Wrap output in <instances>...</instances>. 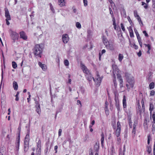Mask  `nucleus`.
Returning a JSON list of instances; mask_svg holds the SVG:
<instances>
[{
  "instance_id": "16",
  "label": "nucleus",
  "mask_w": 155,
  "mask_h": 155,
  "mask_svg": "<svg viewBox=\"0 0 155 155\" xmlns=\"http://www.w3.org/2000/svg\"><path fill=\"white\" fill-rule=\"evenodd\" d=\"M117 78L119 79V81L120 82V87H123V79L121 78V75L119 74H117Z\"/></svg>"
},
{
  "instance_id": "64",
  "label": "nucleus",
  "mask_w": 155,
  "mask_h": 155,
  "mask_svg": "<svg viewBox=\"0 0 155 155\" xmlns=\"http://www.w3.org/2000/svg\"><path fill=\"white\" fill-rule=\"evenodd\" d=\"M133 46L134 48L135 49H137L138 48V46L136 45H135V44H134L133 45Z\"/></svg>"
},
{
  "instance_id": "27",
  "label": "nucleus",
  "mask_w": 155,
  "mask_h": 155,
  "mask_svg": "<svg viewBox=\"0 0 155 155\" xmlns=\"http://www.w3.org/2000/svg\"><path fill=\"white\" fill-rule=\"evenodd\" d=\"M124 57L123 55L121 54H119L118 55V59L120 62H121L122 60L124 58Z\"/></svg>"
},
{
  "instance_id": "34",
  "label": "nucleus",
  "mask_w": 155,
  "mask_h": 155,
  "mask_svg": "<svg viewBox=\"0 0 155 155\" xmlns=\"http://www.w3.org/2000/svg\"><path fill=\"white\" fill-rule=\"evenodd\" d=\"M114 95H115L114 100L115 102V103L119 102L118 97V96H117L116 94V93H114Z\"/></svg>"
},
{
  "instance_id": "21",
  "label": "nucleus",
  "mask_w": 155,
  "mask_h": 155,
  "mask_svg": "<svg viewBox=\"0 0 155 155\" xmlns=\"http://www.w3.org/2000/svg\"><path fill=\"white\" fill-rule=\"evenodd\" d=\"M112 68L113 69V73H116V72H118V68L117 65L115 64H113L112 65Z\"/></svg>"
},
{
  "instance_id": "11",
  "label": "nucleus",
  "mask_w": 155,
  "mask_h": 155,
  "mask_svg": "<svg viewBox=\"0 0 155 155\" xmlns=\"http://www.w3.org/2000/svg\"><path fill=\"white\" fill-rule=\"evenodd\" d=\"M58 4L60 7H63L66 5V2L65 0H58Z\"/></svg>"
},
{
  "instance_id": "35",
  "label": "nucleus",
  "mask_w": 155,
  "mask_h": 155,
  "mask_svg": "<svg viewBox=\"0 0 155 155\" xmlns=\"http://www.w3.org/2000/svg\"><path fill=\"white\" fill-rule=\"evenodd\" d=\"M152 149L151 147L147 146V151L148 152V154H150L151 153Z\"/></svg>"
},
{
  "instance_id": "9",
  "label": "nucleus",
  "mask_w": 155,
  "mask_h": 155,
  "mask_svg": "<svg viewBox=\"0 0 155 155\" xmlns=\"http://www.w3.org/2000/svg\"><path fill=\"white\" fill-rule=\"evenodd\" d=\"M20 38L25 41H27L28 38L26 33L23 31L20 32Z\"/></svg>"
},
{
  "instance_id": "51",
  "label": "nucleus",
  "mask_w": 155,
  "mask_h": 155,
  "mask_svg": "<svg viewBox=\"0 0 155 155\" xmlns=\"http://www.w3.org/2000/svg\"><path fill=\"white\" fill-rule=\"evenodd\" d=\"M134 15L135 17H137L139 16V15L138 14L137 11L136 10L134 11Z\"/></svg>"
},
{
  "instance_id": "55",
  "label": "nucleus",
  "mask_w": 155,
  "mask_h": 155,
  "mask_svg": "<svg viewBox=\"0 0 155 155\" xmlns=\"http://www.w3.org/2000/svg\"><path fill=\"white\" fill-rule=\"evenodd\" d=\"M152 7L154 8V9L153 10V11H154L155 10V0H152Z\"/></svg>"
},
{
  "instance_id": "3",
  "label": "nucleus",
  "mask_w": 155,
  "mask_h": 155,
  "mask_svg": "<svg viewBox=\"0 0 155 155\" xmlns=\"http://www.w3.org/2000/svg\"><path fill=\"white\" fill-rule=\"evenodd\" d=\"M9 33L11 38L13 40V41L14 42H15V41H17V43L18 44V39L19 37L18 34L15 31L12 30H10Z\"/></svg>"
},
{
  "instance_id": "48",
  "label": "nucleus",
  "mask_w": 155,
  "mask_h": 155,
  "mask_svg": "<svg viewBox=\"0 0 155 155\" xmlns=\"http://www.w3.org/2000/svg\"><path fill=\"white\" fill-rule=\"evenodd\" d=\"M76 26L78 28H81V25L79 22H77L76 23Z\"/></svg>"
},
{
  "instance_id": "37",
  "label": "nucleus",
  "mask_w": 155,
  "mask_h": 155,
  "mask_svg": "<svg viewBox=\"0 0 155 155\" xmlns=\"http://www.w3.org/2000/svg\"><path fill=\"white\" fill-rule=\"evenodd\" d=\"M141 104H142V110H143V111H144L145 110V105H144V102L143 100V98L141 100Z\"/></svg>"
},
{
  "instance_id": "45",
  "label": "nucleus",
  "mask_w": 155,
  "mask_h": 155,
  "mask_svg": "<svg viewBox=\"0 0 155 155\" xmlns=\"http://www.w3.org/2000/svg\"><path fill=\"white\" fill-rule=\"evenodd\" d=\"M144 45L145 47H147L148 50H150L151 48V45L150 44H144Z\"/></svg>"
},
{
  "instance_id": "4",
  "label": "nucleus",
  "mask_w": 155,
  "mask_h": 155,
  "mask_svg": "<svg viewBox=\"0 0 155 155\" xmlns=\"http://www.w3.org/2000/svg\"><path fill=\"white\" fill-rule=\"evenodd\" d=\"M29 140V134H27L26 135L24 141V150L25 152H26L28 149Z\"/></svg>"
},
{
  "instance_id": "38",
  "label": "nucleus",
  "mask_w": 155,
  "mask_h": 155,
  "mask_svg": "<svg viewBox=\"0 0 155 155\" xmlns=\"http://www.w3.org/2000/svg\"><path fill=\"white\" fill-rule=\"evenodd\" d=\"M115 106L117 109V110L119 111L120 110V106L119 104V102L117 103H115Z\"/></svg>"
},
{
  "instance_id": "60",
  "label": "nucleus",
  "mask_w": 155,
  "mask_h": 155,
  "mask_svg": "<svg viewBox=\"0 0 155 155\" xmlns=\"http://www.w3.org/2000/svg\"><path fill=\"white\" fill-rule=\"evenodd\" d=\"M143 32L146 37H147L149 36L148 34H147L146 31H143Z\"/></svg>"
},
{
  "instance_id": "36",
  "label": "nucleus",
  "mask_w": 155,
  "mask_h": 155,
  "mask_svg": "<svg viewBox=\"0 0 155 155\" xmlns=\"http://www.w3.org/2000/svg\"><path fill=\"white\" fill-rule=\"evenodd\" d=\"M36 111L40 115L41 113V110L40 109V107H36Z\"/></svg>"
},
{
  "instance_id": "54",
  "label": "nucleus",
  "mask_w": 155,
  "mask_h": 155,
  "mask_svg": "<svg viewBox=\"0 0 155 155\" xmlns=\"http://www.w3.org/2000/svg\"><path fill=\"white\" fill-rule=\"evenodd\" d=\"M87 0H83V3L84 5L85 6H86L87 5Z\"/></svg>"
},
{
  "instance_id": "28",
  "label": "nucleus",
  "mask_w": 155,
  "mask_h": 155,
  "mask_svg": "<svg viewBox=\"0 0 155 155\" xmlns=\"http://www.w3.org/2000/svg\"><path fill=\"white\" fill-rule=\"evenodd\" d=\"M106 50L105 49H103L101 51V53H99V60L100 61L101 60V55H102L103 54L105 53L106 52Z\"/></svg>"
},
{
  "instance_id": "23",
  "label": "nucleus",
  "mask_w": 155,
  "mask_h": 155,
  "mask_svg": "<svg viewBox=\"0 0 155 155\" xmlns=\"http://www.w3.org/2000/svg\"><path fill=\"white\" fill-rule=\"evenodd\" d=\"M154 109V106L153 104L150 103L149 110L150 111V114L151 116L152 114V112Z\"/></svg>"
},
{
  "instance_id": "8",
  "label": "nucleus",
  "mask_w": 155,
  "mask_h": 155,
  "mask_svg": "<svg viewBox=\"0 0 155 155\" xmlns=\"http://www.w3.org/2000/svg\"><path fill=\"white\" fill-rule=\"evenodd\" d=\"M62 41L64 43H67L69 40L68 35L67 34H63L62 35Z\"/></svg>"
},
{
  "instance_id": "30",
  "label": "nucleus",
  "mask_w": 155,
  "mask_h": 155,
  "mask_svg": "<svg viewBox=\"0 0 155 155\" xmlns=\"http://www.w3.org/2000/svg\"><path fill=\"white\" fill-rule=\"evenodd\" d=\"M109 104L108 102H107V101H106L105 102V111H108V106Z\"/></svg>"
},
{
  "instance_id": "12",
  "label": "nucleus",
  "mask_w": 155,
  "mask_h": 155,
  "mask_svg": "<svg viewBox=\"0 0 155 155\" xmlns=\"http://www.w3.org/2000/svg\"><path fill=\"white\" fill-rule=\"evenodd\" d=\"M5 16L6 18V19L8 20H11L10 15L9 13L8 10V9L7 8H5Z\"/></svg>"
},
{
  "instance_id": "6",
  "label": "nucleus",
  "mask_w": 155,
  "mask_h": 155,
  "mask_svg": "<svg viewBox=\"0 0 155 155\" xmlns=\"http://www.w3.org/2000/svg\"><path fill=\"white\" fill-rule=\"evenodd\" d=\"M81 66L83 72L86 74L85 75L89 74L91 73L89 70L88 69L84 64H81Z\"/></svg>"
},
{
  "instance_id": "42",
  "label": "nucleus",
  "mask_w": 155,
  "mask_h": 155,
  "mask_svg": "<svg viewBox=\"0 0 155 155\" xmlns=\"http://www.w3.org/2000/svg\"><path fill=\"white\" fill-rule=\"evenodd\" d=\"M12 67L14 68H16L17 67V64L15 61H13L12 62Z\"/></svg>"
},
{
  "instance_id": "46",
  "label": "nucleus",
  "mask_w": 155,
  "mask_h": 155,
  "mask_svg": "<svg viewBox=\"0 0 155 155\" xmlns=\"http://www.w3.org/2000/svg\"><path fill=\"white\" fill-rule=\"evenodd\" d=\"M142 5H144V7L145 9H147L148 8V5L144 2H142Z\"/></svg>"
},
{
  "instance_id": "47",
  "label": "nucleus",
  "mask_w": 155,
  "mask_h": 155,
  "mask_svg": "<svg viewBox=\"0 0 155 155\" xmlns=\"http://www.w3.org/2000/svg\"><path fill=\"white\" fill-rule=\"evenodd\" d=\"M111 150L112 154L115 153V149L113 145L111 147Z\"/></svg>"
},
{
  "instance_id": "14",
  "label": "nucleus",
  "mask_w": 155,
  "mask_h": 155,
  "mask_svg": "<svg viewBox=\"0 0 155 155\" xmlns=\"http://www.w3.org/2000/svg\"><path fill=\"white\" fill-rule=\"evenodd\" d=\"M102 38L103 43L105 46L106 45H107L110 43L108 41L106 37L104 35H103L102 37Z\"/></svg>"
},
{
  "instance_id": "26",
  "label": "nucleus",
  "mask_w": 155,
  "mask_h": 155,
  "mask_svg": "<svg viewBox=\"0 0 155 155\" xmlns=\"http://www.w3.org/2000/svg\"><path fill=\"white\" fill-rule=\"evenodd\" d=\"M13 86L14 89L15 90H17L18 89V85L17 83L14 81L13 83Z\"/></svg>"
},
{
  "instance_id": "20",
  "label": "nucleus",
  "mask_w": 155,
  "mask_h": 155,
  "mask_svg": "<svg viewBox=\"0 0 155 155\" xmlns=\"http://www.w3.org/2000/svg\"><path fill=\"white\" fill-rule=\"evenodd\" d=\"M38 141L37 142V147L38 148H41V141L40 138L38 137L36 139V141H37L38 140Z\"/></svg>"
},
{
  "instance_id": "50",
  "label": "nucleus",
  "mask_w": 155,
  "mask_h": 155,
  "mask_svg": "<svg viewBox=\"0 0 155 155\" xmlns=\"http://www.w3.org/2000/svg\"><path fill=\"white\" fill-rule=\"evenodd\" d=\"M154 124H152V131L153 133L154 132L155 130Z\"/></svg>"
},
{
  "instance_id": "63",
  "label": "nucleus",
  "mask_w": 155,
  "mask_h": 155,
  "mask_svg": "<svg viewBox=\"0 0 155 155\" xmlns=\"http://www.w3.org/2000/svg\"><path fill=\"white\" fill-rule=\"evenodd\" d=\"M111 5H114L115 6V4L113 2L112 0H108Z\"/></svg>"
},
{
  "instance_id": "10",
  "label": "nucleus",
  "mask_w": 155,
  "mask_h": 155,
  "mask_svg": "<svg viewBox=\"0 0 155 155\" xmlns=\"http://www.w3.org/2000/svg\"><path fill=\"white\" fill-rule=\"evenodd\" d=\"M106 47L107 49L110 51H114L115 50L113 42L109 43L106 45Z\"/></svg>"
},
{
  "instance_id": "61",
  "label": "nucleus",
  "mask_w": 155,
  "mask_h": 155,
  "mask_svg": "<svg viewBox=\"0 0 155 155\" xmlns=\"http://www.w3.org/2000/svg\"><path fill=\"white\" fill-rule=\"evenodd\" d=\"M127 29L129 31V32L131 31H133V29H132V28L131 26H130L129 27H127Z\"/></svg>"
},
{
  "instance_id": "31",
  "label": "nucleus",
  "mask_w": 155,
  "mask_h": 155,
  "mask_svg": "<svg viewBox=\"0 0 155 155\" xmlns=\"http://www.w3.org/2000/svg\"><path fill=\"white\" fill-rule=\"evenodd\" d=\"M127 81L129 83H130V87H133L134 86V81L132 79L130 81V80L128 79L127 80Z\"/></svg>"
},
{
  "instance_id": "44",
  "label": "nucleus",
  "mask_w": 155,
  "mask_h": 155,
  "mask_svg": "<svg viewBox=\"0 0 155 155\" xmlns=\"http://www.w3.org/2000/svg\"><path fill=\"white\" fill-rule=\"evenodd\" d=\"M64 64L65 66H68L69 65L68 61L67 59L65 60L64 61Z\"/></svg>"
},
{
  "instance_id": "62",
  "label": "nucleus",
  "mask_w": 155,
  "mask_h": 155,
  "mask_svg": "<svg viewBox=\"0 0 155 155\" xmlns=\"http://www.w3.org/2000/svg\"><path fill=\"white\" fill-rule=\"evenodd\" d=\"M127 19L128 20V21L130 24L132 23V21H131L130 16H128L127 17Z\"/></svg>"
},
{
  "instance_id": "7",
  "label": "nucleus",
  "mask_w": 155,
  "mask_h": 155,
  "mask_svg": "<svg viewBox=\"0 0 155 155\" xmlns=\"http://www.w3.org/2000/svg\"><path fill=\"white\" fill-rule=\"evenodd\" d=\"M135 33L137 36L139 44L141 47H142V42L141 39L140 37V36L139 34L137 31V30L135 28L134 29Z\"/></svg>"
},
{
  "instance_id": "49",
  "label": "nucleus",
  "mask_w": 155,
  "mask_h": 155,
  "mask_svg": "<svg viewBox=\"0 0 155 155\" xmlns=\"http://www.w3.org/2000/svg\"><path fill=\"white\" fill-rule=\"evenodd\" d=\"M155 92L153 90L151 91L150 93V96H153L155 95Z\"/></svg>"
},
{
  "instance_id": "15",
  "label": "nucleus",
  "mask_w": 155,
  "mask_h": 155,
  "mask_svg": "<svg viewBox=\"0 0 155 155\" xmlns=\"http://www.w3.org/2000/svg\"><path fill=\"white\" fill-rule=\"evenodd\" d=\"M85 76L86 79L89 81H91L92 79H93L94 81V79L92 77V74H91V73H90L89 74L85 75Z\"/></svg>"
},
{
  "instance_id": "56",
  "label": "nucleus",
  "mask_w": 155,
  "mask_h": 155,
  "mask_svg": "<svg viewBox=\"0 0 155 155\" xmlns=\"http://www.w3.org/2000/svg\"><path fill=\"white\" fill-rule=\"evenodd\" d=\"M28 94H29L28 97L27 98L28 102L29 103L31 100L30 97H31V95L30 94V92H28Z\"/></svg>"
},
{
  "instance_id": "13",
  "label": "nucleus",
  "mask_w": 155,
  "mask_h": 155,
  "mask_svg": "<svg viewBox=\"0 0 155 155\" xmlns=\"http://www.w3.org/2000/svg\"><path fill=\"white\" fill-rule=\"evenodd\" d=\"M38 64L44 71H46L47 70V67L46 65L42 64L40 62H38Z\"/></svg>"
},
{
  "instance_id": "24",
  "label": "nucleus",
  "mask_w": 155,
  "mask_h": 155,
  "mask_svg": "<svg viewBox=\"0 0 155 155\" xmlns=\"http://www.w3.org/2000/svg\"><path fill=\"white\" fill-rule=\"evenodd\" d=\"M101 143L102 147L104 146V135L103 132H102L101 135Z\"/></svg>"
},
{
  "instance_id": "18",
  "label": "nucleus",
  "mask_w": 155,
  "mask_h": 155,
  "mask_svg": "<svg viewBox=\"0 0 155 155\" xmlns=\"http://www.w3.org/2000/svg\"><path fill=\"white\" fill-rule=\"evenodd\" d=\"M123 105L124 108H126L127 107L126 103V97L125 95L123 96V98L122 101Z\"/></svg>"
},
{
  "instance_id": "2",
  "label": "nucleus",
  "mask_w": 155,
  "mask_h": 155,
  "mask_svg": "<svg viewBox=\"0 0 155 155\" xmlns=\"http://www.w3.org/2000/svg\"><path fill=\"white\" fill-rule=\"evenodd\" d=\"M121 129V125L119 121H118L117 124V128L115 131V135L117 137V143L119 144L121 142V139L119 137L120 135Z\"/></svg>"
},
{
  "instance_id": "1",
  "label": "nucleus",
  "mask_w": 155,
  "mask_h": 155,
  "mask_svg": "<svg viewBox=\"0 0 155 155\" xmlns=\"http://www.w3.org/2000/svg\"><path fill=\"white\" fill-rule=\"evenodd\" d=\"M33 53L36 57H41L43 48L39 44L36 45L33 49Z\"/></svg>"
},
{
  "instance_id": "5",
  "label": "nucleus",
  "mask_w": 155,
  "mask_h": 155,
  "mask_svg": "<svg viewBox=\"0 0 155 155\" xmlns=\"http://www.w3.org/2000/svg\"><path fill=\"white\" fill-rule=\"evenodd\" d=\"M97 78L96 80L94 79V82L97 86H99L100 85V84L102 79V77H101L99 74L98 72H96Z\"/></svg>"
},
{
  "instance_id": "17",
  "label": "nucleus",
  "mask_w": 155,
  "mask_h": 155,
  "mask_svg": "<svg viewBox=\"0 0 155 155\" xmlns=\"http://www.w3.org/2000/svg\"><path fill=\"white\" fill-rule=\"evenodd\" d=\"M17 142L16 144V149L18 151L19 146V132L18 133V137L17 140Z\"/></svg>"
},
{
  "instance_id": "25",
  "label": "nucleus",
  "mask_w": 155,
  "mask_h": 155,
  "mask_svg": "<svg viewBox=\"0 0 155 155\" xmlns=\"http://www.w3.org/2000/svg\"><path fill=\"white\" fill-rule=\"evenodd\" d=\"M99 144L96 143L94 146V149L95 150V151H96L97 152H98L99 150Z\"/></svg>"
},
{
  "instance_id": "41",
  "label": "nucleus",
  "mask_w": 155,
  "mask_h": 155,
  "mask_svg": "<svg viewBox=\"0 0 155 155\" xmlns=\"http://www.w3.org/2000/svg\"><path fill=\"white\" fill-rule=\"evenodd\" d=\"M128 124L130 128H132V122L131 120V119L130 118L128 120Z\"/></svg>"
},
{
  "instance_id": "40",
  "label": "nucleus",
  "mask_w": 155,
  "mask_h": 155,
  "mask_svg": "<svg viewBox=\"0 0 155 155\" xmlns=\"http://www.w3.org/2000/svg\"><path fill=\"white\" fill-rule=\"evenodd\" d=\"M152 117L153 120V121L152 123L155 124V112H153L152 114Z\"/></svg>"
},
{
  "instance_id": "58",
  "label": "nucleus",
  "mask_w": 155,
  "mask_h": 155,
  "mask_svg": "<svg viewBox=\"0 0 155 155\" xmlns=\"http://www.w3.org/2000/svg\"><path fill=\"white\" fill-rule=\"evenodd\" d=\"M18 94H19V92L18 91L17 92V94L15 95V97H16L15 100L16 101H18L19 100V98L18 97Z\"/></svg>"
},
{
  "instance_id": "59",
  "label": "nucleus",
  "mask_w": 155,
  "mask_h": 155,
  "mask_svg": "<svg viewBox=\"0 0 155 155\" xmlns=\"http://www.w3.org/2000/svg\"><path fill=\"white\" fill-rule=\"evenodd\" d=\"M112 126L113 127V128L114 129L116 130L117 127L116 126V123L115 122H114V124H112Z\"/></svg>"
},
{
  "instance_id": "52",
  "label": "nucleus",
  "mask_w": 155,
  "mask_h": 155,
  "mask_svg": "<svg viewBox=\"0 0 155 155\" xmlns=\"http://www.w3.org/2000/svg\"><path fill=\"white\" fill-rule=\"evenodd\" d=\"M151 139V137L150 135H149L147 136V143L149 144L150 143V140Z\"/></svg>"
},
{
  "instance_id": "19",
  "label": "nucleus",
  "mask_w": 155,
  "mask_h": 155,
  "mask_svg": "<svg viewBox=\"0 0 155 155\" xmlns=\"http://www.w3.org/2000/svg\"><path fill=\"white\" fill-rule=\"evenodd\" d=\"M137 110H138V111H139L140 115H141V106L140 105V101L139 100H138L137 101Z\"/></svg>"
},
{
  "instance_id": "57",
  "label": "nucleus",
  "mask_w": 155,
  "mask_h": 155,
  "mask_svg": "<svg viewBox=\"0 0 155 155\" xmlns=\"http://www.w3.org/2000/svg\"><path fill=\"white\" fill-rule=\"evenodd\" d=\"M130 36L131 38H133L134 37L133 31L129 32Z\"/></svg>"
},
{
  "instance_id": "33",
  "label": "nucleus",
  "mask_w": 155,
  "mask_h": 155,
  "mask_svg": "<svg viewBox=\"0 0 155 155\" xmlns=\"http://www.w3.org/2000/svg\"><path fill=\"white\" fill-rule=\"evenodd\" d=\"M155 84L153 82H152L150 83L149 85V87L150 89H153L154 87Z\"/></svg>"
},
{
  "instance_id": "22",
  "label": "nucleus",
  "mask_w": 155,
  "mask_h": 155,
  "mask_svg": "<svg viewBox=\"0 0 155 155\" xmlns=\"http://www.w3.org/2000/svg\"><path fill=\"white\" fill-rule=\"evenodd\" d=\"M143 126L145 129H148L147 121L146 118H145L144 120Z\"/></svg>"
},
{
  "instance_id": "29",
  "label": "nucleus",
  "mask_w": 155,
  "mask_h": 155,
  "mask_svg": "<svg viewBox=\"0 0 155 155\" xmlns=\"http://www.w3.org/2000/svg\"><path fill=\"white\" fill-rule=\"evenodd\" d=\"M136 127H133V129L132 131L133 136L134 137L136 135Z\"/></svg>"
},
{
  "instance_id": "39",
  "label": "nucleus",
  "mask_w": 155,
  "mask_h": 155,
  "mask_svg": "<svg viewBox=\"0 0 155 155\" xmlns=\"http://www.w3.org/2000/svg\"><path fill=\"white\" fill-rule=\"evenodd\" d=\"M49 5H50V8L51 10V11L53 13H54L55 12V11L54 9V8L53 7V6L52 4L51 3H50L49 4Z\"/></svg>"
},
{
  "instance_id": "43",
  "label": "nucleus",
  "mask_w": 155,
  "mask_h": 155,
  "mask_svg": "<svg viewBox=\"0 0 155 155\" xmlns=\"http://www.w3.org/2000/svg\"><path fill=\"white\" fill-rule=\"evenodd\" d=\"M34 100L35 101V103L36 104L35 107H40V104H39V101L36 100L35 99Z\"/></svg>"
},
{
  "instance_id": "53",
  "label": "nucleus",
  "mask_w": 155,
  "mask_h": 155,
  "mask_svg": "<svg viewBox=\"0 0 155 155\" xmlns=\"http://www.w3.org/2000/svg\"><path fill=\"white\" fill-rule=\"evenodd\" d=\"M120 27H121V28L122 30L124 32L125 30V28H124V25H123V24L122 23H121L120 24Z\"/></svg>"
},
{
  "instance_id": "32",
  "label": "nucleus",
  "mask_w": 155,
  "mask_h": 155,
  "mask_svg": "<svg viewBox=\"0 0 155 155\" xmlns=\"http://www.w3.org/2000/svg\"><path fill=\"white\" fill-rule=\"evenodd\" d=\"M41 148L37 147L36 149V155H41Z\"/></svg>"
}]
</instances>
